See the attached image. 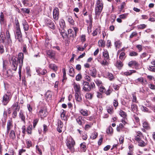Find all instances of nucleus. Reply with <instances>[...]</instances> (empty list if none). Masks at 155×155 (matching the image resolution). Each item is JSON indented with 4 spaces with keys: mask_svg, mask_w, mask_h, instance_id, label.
<instances>
[{
    "mask_svg": "<svg viewBox=\"0 0 155 155\" xmlns=\"http://www.w3.org/2000/svg\"><path fill=\"white\" fill-rule=\"evenodd\" d=\"M103 7L102 0H97L95 9L96 17L97 18L101 13Z\"/></svg>",
    "mask_w": 155,
    "mask_h": 155,
    "instance_id": "f257e3e1",
    "label": "nucleus"
},
{
    "mask_svg": "<svg viewBox=\"0 0 155 155\" xmlns=\"http://www.w3.org/2000/svg\"><path fill=\"white\" fill-rule=\"evenodd\" d=\"M66 143L68 148L71 150L73 149L75 142L73 139L71 137H68Z\"/></svg>",
    "mask_w": 155,
    "mask_h": 155,
    "instance_id": "f03ea898",
    "label": "nucleus"
},
{
    "mask_svg": "<svg viewBox=\"0 0 155 155\" xmlns=\"http://www.w3.org/2000/svg\"><path fill=\"white\" fill-rule=\"evenodd\" d=\"M11 93L7 92V94H5L3 97L2 103L4 105H6L10 101L11 97Z\"/></svg>",
    "mask_w": 155,
    "mask_h": 155,
    "instance_id": "7ed1b4c3",
    "label": "nucleus"
},
{
    "mask_svg": "<svg viewBox=\"0 0 155 155\" xmlns=\"http://www.w3.org/2000/svg\"><path fill=\"white\" fill-rule=\"evenodd\" d=\"M45 25L52 29L55 28V26L52 21L50 18H46L45 20Z\"/></svg>",
    "mask_w": 155,
    "mask_h": 155,
    "instance_id": "20e7f679",
    "label": "nucleus"
},
{
    "mask_svg": "<svg viewBox=\"0 0 155 155\" xmlns=\"http://www.w3.org/2000/svg\"><path fill=\"white\" fill-rule=\"evenodd\" d=\"M11 61L12 62L11 68L12 70L15 71L17 69L18 63L17 61V59L16 58V57H13L12 58Z\"/></svg>",
    "mask_w": 155,
    "mask_h": 155,
    "instance_id": "39448f33",
    "label": "nucleus"
},
{
    "mask_svg": "<svg viewBox=\"0 0 155 155\" xmlns=\"http://www.w3.org/2000/svg\"><path fill=\"white\" fill-rule=\"evenodd\" d=\"M59 9L58 8H55L53 12V16L54 21H57L59 18Z\"/></svg>",
    "mask_w": 155,
    "mask_h": 155,
    "instance_id": "423d86ee",
    "label": "nucleus"
},
{
    "mask_svg": "<svg viewBox=\"0 0 155 155\" xmlns=\"http://www.w3.org/2000/svg\"><path fill=\"white\" fill-rule=\"evenodd\" d=\"M38 114V116L40 117L41 118H42L47 116V112L45 109L44 108H42L40 109Z\"/></svg>",
    "mask_w": 155,
    "mask_h": 155,
    "instance_id": "0eeeda50",
    "label": "nucleus"
},
{
    "mask_svg": "<svg viewBox=\"0 0 155 155\" xmlns=\"http://www.w3.org/2000/svg\"><path fill=\"white\" fill-rule=\"evenodd\" d=\"M83 90L85 91L89 92L91 91L89 83L86 81H83L82 84Z\"/></svg>",
    "mask_w": 155,
    "mask_h": 155,
    "instance_id": "6e6552de",
    "label": "nucleus"
},
{
    "mask_svg": "<svg viewBox=\"0 0 155 155\" xmlns=\"http://www.w3.org/2000/svg\"><path fill=\"white\" fill-rule=\"evenodd\" d=\"M13 127V122L12 119L8 120L7 123V134H8L10 129H11Z\"/></svg>",
    "mask_w": 155,
    "mask_h": 155,
    "instance_id": "1a4fd4ad",
    "label": "nucleus"
},
{
    "mask_svg": "<svg viewBox=\"0 0 155 155\" xmlns=\"http://www.w3.org/2000/svg\"><path fill=\"white\" fill-rule=\"evenodd\" d=\"M16 58L19 63V65H23V59H24V55L23 53H20L18 55V58Z\"/></svg>",
    "mask_w": 155,
    "mask_h": 155,
    "instance_id": "9d476101",
    "label": "nucleus"
},
{
    "mask_svg": "<svg viewBox=\"0 0 155 155\" xmlns=\"http://www.w3.org/2000/svg\"><path fill=\"white\" fill-rule=\"evenodd\" d=\"M0 24L1 25H6V20L4 17V15L3 12H1L0 14Z\"/></svg>",
    "mask_w": 155,
    "mask_h": 155,
    "instance_id": "9b49d317",
    "label": "nucleus"
},
{
    "mask_svg": "<svg viewBox=\"0 0 155 155\" xmlns=\"http://www.w3.org/2000/svg\"><path fill=\"white\" fill-rule=\"evenodd\" d=\"M36 71L39 75H44L47 73V71L45 69H42L40 68H38L36 69Z\"/></svg>",
    "mask_w": 155,
    "mask_h": 155,
    "instance_id": "f8f14e48",
    "label": "nucleus"
},
{
    "mask_svg": "<svg viewBox=\"0 0 155 155\" xmlns=\"http://www.w3.org/2000/svg\"><path fill=\"white\" fill-rule=\"evenodd\" d=\"M138 82L141 83L143 85H146L147 84L146 80L144 79L143 77L139 78L134 81L135 83L137 84Z\"/></svg>",
    "mask_w": 155,
    "mask_h": 155,
    "instance_id": "ddd939ff",
    "label": "nucleus"
},
{
    "mask_svg": "<svg viewBox=\"0 0 155 155\" xmlns=\"http://www.w3.org/2000/svg\"><path fill=\"white\" fill-rule=\"evenodd\" d=\"M13 110H15L18 111L20 108V106L19 105L18 103L16 102L11 107Z\"/></svg>",
    "mask_w": 155,
    "mask_h": 155,
    "instance_id": "4468645a",
    "label": "nucleus"
},
{
    "mask_svg": "<svg viewBox=\"0 0 155 155\" xmlns=\"http://www.w3.org/2000/svg\"><path fill=\"white\" fill-rule=\"evenodd\" d=\"M73 87L75 93L81 92V87L80 84L74 83L73 84Z\"/></svg>",
    "mask_w": 155,
    "mask_h": 155,
    "instance_id": "2eb2a0df",
    "label": "nucleus"
},
{
    "mask_svg": "<svg viewBox=\"0 0 155 155\" xmlns=\"http://www.w3.org/2000/svg\"><path fill=\"white\" fill-rule=\"evenodd\" d=\"M75 99L78 102H81L82 99L81 95V92L75 93Z\"/></svg>",
    "mask_w": 155,
    "mask_h": 155,
    "instance_id": "dca6fc26",
    "label": "nucleus"
},
{
    "mask_svg": "<svg viewBox=\"0 0 155 155\" xmlns=\"http://www.w3.org/2000/svg\"><path fill=\"white\" fill-rule=\"evenodd\" d=\"M19 118L21 119V120L24 123H25V115L24 112L23 110H20L19 114Z\"/></svg>",
    "mask_w": 155,
    "mask_h": 155,
    "instance_id": "f3484780",
    "label": "nucleus"
},
{
    "mask_svg": "<svg viewBox=\"0 0 155 155\" xmlns=\"http://www.w3.org/2000/svg\"><path fill=\"white\" fill-rule=\"evenodd\" d=\"M47 54L48 55L49 57L51 59H53L54 58L55 53L52 50H48L47 51Z\"/></svg>",
    "mask_w": 155,
    "mask_h": 155,
    "instance_id": "a211bd4d",
    "label": "nucleus"
},
{
    "mask_svg": "<svg viewBox=\"0 0 155 155\" xmlns=\"http://www.w3.org/2000/svg\"><path fill=\"white\" fill-rule=\"evenodd\" d=\"M52 95V92L50 91H48L46 92L45 96L47 99L50 100L51 98Z\"/></svg>",
    "mask_w": 155,
    "mask_h": 155,
    "instance_id": "6ab92c4d",
    "label": "nucleus"
},
{
    "mask_svg": "<svg viewBox=\"0 0 155 155\" xmlns=\"http://www.w3.org/2000/svg\"><path fill=\"white\" fill-rule=\"evenodd\" d=\"M74 69L71 66L69 67V74L71 77H73L74 76Z\"/></svg>",
    "mask_w": 155,
    "mask_h": 155,
    "instance_id": "aec40b11",
    "label": "nucleus"
},
{
    "mask_svg": "<svg viewBox=\"0 0 155 155\" xmlns=\"http://www.w3.org/2000/svg\"><path fill=\"white\" fill-rule=\"evenodd\" d=\"M59 24L60 27L63 29H64L66 27L64 21L63 19H60L59 21Z\"/></svg>",
    "mask_w": 155,
    "mask_h": 155,
    "instance_id": "412c9836",
    "label": "nucleus"
},
{
    "mask_svg": "<svg viewBox=\"0 0 155 155\" xmlns=\"http://www.w3.org/2000/svg\"><path fill=\"white\" fill-rule=\"evenodd\" d=\"M22 25L25 31H27L28 30L29 26L27 22L25 20H23L22 22Z\"/></svg>",
    "mask_w": 155,
    "mask_h": 155,
    "instance_id": "4be33fe9",
    "label": "nucleus"
},
{
    "mask_svg": "<svg viewBox=\"0 0 155 155\" xmlns=\"http://www.w3.org/2000/svg\"><path fill=\"white\" fill-rule=\"evenodd\" d=\"M128 65L129 66L131 67L134 66V67H138V63L136 61H131L128 63Z\"/></svg>",
    "mask_w": 155,
    "mask_h": 155,
    "instance_id": "5701e85b",
    "label": "nucleus"
},
{
    "mask_svg": "<svg viewBox=\"0 0 155 155\" xmlns=\"http://www.w3.org/2000/svg\"><path fill=\"white\" fill-rule=\"evenodd\" d=\"M90 71L91 76L93 78H95L97 74V71L96 69L93 68L91 70H90Z\"/></svg>",
    "mask_w": 155,
    "mask_h": 155,
    "instance_id": "b1692460",
    "label": "nucleus"
},
{
    "mask_svg": "<svg viewBox=\"0 0 155 155\" xmlns=\"http://www.w3.org/2000/svg\"><path fill=\"white\" fill-rule=\"evenodd\" d=\"M9 132V137L12 139H14L16 138V135L15 131L13 130H11Z\"/></svg>",
    "mask_w": 155,
    "mask_h": 155,
    "instance_id": "393cba45",
    "label": "nucleus"
},
{
    "mask_svg": "<svg viewBox=\"0 0 155 155\" xmlns=\"http://www.w3.org/2000/svg\"><path fill=\"white\" fill-rule=\"evenodd\" d=\"M76 121L78 124L81 125H82L84 124V120L83 119L81 116H79L78 118L76 119Z\"/></svg>",
    "mask_w": 155,
    "mask_h": 155,
    "instance_id": "a878e982",
    "label": "nucleus"
},
{
    "mask_svg": "<svg viewBox=\"0 0 155 155\" xmlns=\"http://www.w3.org/2000/svg\"><path fill=\"white\" fill-rule=\"evenodd\" d=\"M49 67L51 69H52L54 71H56L58 69L57 66L54 64H49Z\"/></svg>",
    "mask_w": 155,
    "mask_h": 155,
    "instance_id": "bb28decb",
    "label": "nucleus"
},
{
    "mask_svg": "<svg viewBox=\"0 0 155 155\" xmlns=\"http://www.w3.org/2000/svg\"><path fill=\"white\" fill-rule=\"evenodd\" d=\"M143 127L147 130H150V129L149 124L146 121H143Z\"/></svg>",
    "mask_w": 155,
    "mask_h": 155,
    "instance_id": "cd10ccee",
    "label": "nucleus"
},
{
    "mask_svg": "<svg viewBox=\"0 0 155 155\" xmlns=\"http://www.w3.org/2000/svg\"><path fill=\"white\" fill-rule=\"evenodd\" d=\"M16 36L17 37V39H19L21 38L22 35L20 29H16Z\"/></svg>",
    "mask_w": 155,
    "mask_h": 155,
    "instance_id": "c85d7f7f",
    "label": "nucleus"
},
{
    "mask_svg": "<svg viewBox=\"0 0 155 155\" xmlns=\"http://www.w3.org/2000/svg\"><path fill=\"white\" fill-rule=\"evenodd\" d=\"M136 72V71L134 70H130L128 71L123 73V75L126 76H128L131 75L133 73Z\"/></svg>",
    "mask_w": 155,
    "mask_h": 155,
    "instance_id": "c756f323",
    "label": "nucleus"
},
{
    "mask_svg": "<svg viewBox=\"0 0 155 155\" xmlns=\"http://www.w3.org/2000/svg\"><path fill=\"white\" fill-rule=\"evenodd\" d=\"M115 65L118 68L120 69L123 66V64L122 62L119 60L117 61Z\"/></svg>",
    "mask_w": 155,
    "mask_h": 155,
    "instance_id": "7c9ffc66",
    "label": "nucleus"
},
{
    "mask_svg": "<svg viewBox=\"0 0 155 155\" xmlns=\"http://www.w3.org/2000/svg\"><path fill=\"white\" fill-rule=\"evenodd\" d=\"M115 47L117 48H120L122 45V42L120 40H117L114 43Z\"/></svg>",
    "mask_w": 155,
    "mask_h": 155,
    "instance_id": "2f4dec72",
    "label": "nucleus"
},
{
    "mask_svg": "<svg viewBox=\"0 0 155 155\" xmlns=\"http://www.w3.org/2000/svg\"><path fill=\"white\" fill-rule=\"evenodd\" d=\"M68 20L70 24L72 25H74V21L72 17L70 16H68L67 17Z\"/></svg>",
    "mask_w": 155,
    "mask_h": 155,
    "instance_id": "473e14b6",
    "label": "nucleus"
},
{
    "mask_svg": "<svg viewBox=\"0 0 155 155\" xmlns=\"http://www.w3.org/2000/svg\"><path fill=\"white\" fill-rule=\"evenodd\" d=\"M80 112L83 116H87L88 115V111L86 110L81 109L80 110Z\"/></svg>",
    "mask_w": 155,
    "mask_h": 155,
    "instance_id": "72a5a7b5",
    "label": "nucleus"
},
{
    "mask_svg": "<svg viewBox=\"0 0 155 155\" xmlns=\"http://www.w3.org/2000/svg\"><path fill=\"white\" fill-rule=\"evenodd\" d=\"M103 55L105 60H108L109 58L108 52L107 51H104L103 52Z\"/></svg>",
    "mask_w": 155,
    "mask_h": 155,
    "instance_id": "f704fd0d",
    "label": "nucleus"
},
{
    "mask_svg": "<svg viewBox=\"0 0 155 155\" xmlns=\"http://www.w3.org/2000/svg\"><path fill=\"white\" fill-rule=\"evenodd\" d=\"M126 57V56L124 52H122L120 54L119 58L121 60H124Z\"/></svg>",
    "mask_w": 155,
    "mask_h": 155,
    "instance_id": "c9c22d12",
    "label": "nucleus"
},
{
    "mask_svg": "<svg viewBox=\"0 0 155 155\" xmlns=\"http://www.w3.org/2000/svg\"><path fill=\"white\" fill-rule=\"evenodd\" d=\"M98 44L99 46L104 47L105 45V41L103 39H100L99 41Z\"/></svg>",
    "mask_w": 155,
    "mask_h": 155,
    "instance_id": "e433bc0d",
    "label": "nucleus"
},
{
    "mask_svg": "<svg viewBox=\"0 0 155 155\" xmlns=\"http://www.w3.org/2000/svg\"><path fill=\"white\" fill-rule=\"evenodd\" d=\"M80 147L81 149L83 151L85 152L86 151V147L85 143L83 142L82 143H81L80 144Z\"/></svg>",
    "mask_w": 155,
    "mask_h": 155,
    "instance_id": "4c0bfd02",
    "label": "nucleus"
},
{
    "mask_svg": "<svg viewBox=\"0 0 155 155\" xmlns=\"http://www.w3.org/2000/svg\"><path fill=\"white\" fill-rule=\"evenodd\" d=\"M138 145L141 147H144L146 145V144L142 140H140V141L137 142Z\"/></svg>",
    "mask_w": 155,
    "mask_h": 155,
    "instance_id": "58836bf2",
    "label": "nucleus"
},
{
    "mask_svg": "<svg viewBox=\"0 0 155 155\" xmlns=\"http://www.w3.org/2000/svg\"><path fill=\"white\" fill-rule=\"evenodd\" d=\"M60 32L63 38H67V34L66 32L65 31L64 29L61 30V31H60Z\"/></svg>",
    "mask_w": 155,
    "mask_h": 155,
    "instance_id": "ea45409f",
    "label": "nucleus"
},
{
    "mask_svg": "<svg viewBox=\"0 0 155 155\" xmlns=\"http://www.w3.org/2000/svg\"><path fill=\"white\" fill-rule=\"evenodd\" d=\"M129 14L128 13H124L122 14L119 15V17L120 18L122 19H125L126 18L128 15Z\"/></svg>",
    "mask_w": 155,
    "mask_h": 155,
    "instance_id": "a19ab883",
    "label": "nucleus"
},
{
    "mask_svg": "<svg viewBox=\"0 0 155 155\" xmlns=\"http://www.w3.org/2000/svg\"><path fill=\"white\" fill-rule=\"evenodd\" d=\"M94 81L98 86L99 87L102 86V82L99 79H96L94 80Z\"/></svg>",
    "mask_w": 155,
    "mask_h": 155,
    "instance_id": "79ce46f5",
    "label": "nucleus"
},
{
    "mask_svg": "<svg viewBox=\"0 0 155 155\" xmlns=\"http://www.w3.org/2000/svg\"><path fill=\"white\" fill-rule=\"evenodd\" d=\"M107 132L108 134H112L113 132V128L111 126H109L107 129Z\"/></svg>",
    "mask_w": 155,
    "mask_h": 155,
    "instance_id": "37998d69",
    "label": "nucleus"
},
{
    "mask_svg": "<svg viewBox=\"0 0 155 155\" xmlns=\"http://www.w3.org/2000/svg\"><path fill=\"white\" fill-rule=\"evenodd\" d=\"M119 113L120 114L122 117L125 118L126 117V113L123 111L120 110Z\"/></svg>",
    "mask_w": 155,
    "mask_h": 155,
    "instance_id": "c03bdc74",
    "label": "nucleus"
},
{
    "mask_svg": "<svg viewBox=\"0 0 155 155\" xmlns=\"http://www.w3.org/2000/svg\"><path fill=\"white\" fill-rule=\"evenodd\" d=\"M137 106L136 105L133 104H131V109L132 111L134 112L136 111L137 110Z\"/></svg>",
    "mask_w": 155,
    "mask_h": 155,
    "instance_id": "a18cd8bd",
    "label": "nucleus"
},
{
    "mask_svg": "<svg viewBox=\"0 0 155 155\" xmlns=\"http://www.w3.org/2000/svg\"><path fill=\"white\" fill-rule=\"evenodd\" d=\"M98 135V133L96 132L93 133L91 136V138L93 139H95L96 138Z\"/></svg>",
    "mask_w": 155,
    "mask_h": 155,
    "instance_id": "49530a36",
    "label": "nucleus"
},
{
    "mask_svg": "<svg viewBox=\"0 0 155 155\" xmlns=\"http://www.w3.org/2000/svg\"><path fill=\"white\" fill-rule=\"evenodd\" d=\"M86 97L89 99H91L93 97V95L90 93H87L86 94Z\"/></svg>",
    "mask_w": 155,
    "mask_h": 155,
    "instance_id": "de8ad7c7",
    "label": "nucleus"
},
{
    "mask_svg": "<svg viewBox=\"0 0 155 155\" xmlns=\"http://www.w3.org/2000/svg\"><path fill=\"white\" fill-rule=\"evenodd\" d=\"M141 109L144 112H149L148 109L145 107L141 106Z\"/></svg>",
    "mask_w": 155,
    "mask_h": 155,
    "instance_id": "09e8293b",
    "label": "nucleus"
},
{
    "mask_svg": "<svg viewBox=\"0 0 155 155\" xmlns=\"http://www.w3.org/2000/svg\"><path fill=\"white\" fill-rule=\"evenodd\" d=\"M39 120V119L36 118L34 119L33 121V127L35 128Z\"/></svg>",
    "mask_w": 155,
    "mask_h": 155,
    "instance_id": "8fccbe9b",
    "label": "nucleus"
},
{
    "mask_svg": "<svg viewBox=\"0 0 155 155\" xmlns=\"http://www.w3.org/2000/svg\"><path fill=\"white\" fill-rule=\"evenodd\" d=\"M107 112L110 114H111L113 111V107L111 106V107H107Z\"/></svg>",
    "mask_w": 155,
    "mask_h": 155,
    "instance_id": "3c124183",
    "label": "nucleus"
},
{
    "mask_svg": "<svg viewBox=\"0 0 155 155\" xmlns=\"http://www.w3.org/2000/svg\"><path fill=\"white\" fill-rule=\"evenodd\" d=\"M93 125L91 123L89 124H86L84 127V129L86 130H88Z\"/></svg>",
    "mask_w": 155,
    "mask_h": 155,
    "instance_id": "603ef678",
    "label": "nucleus"
},
{
    "mask_svg": "<svg viewBox=\"0 0 155 155\" xmlns=\"http://www.w3.org/2000/svg\"><path fill=\"white\" fill-rule=\"evenodd\" d=\"M17 111L15 110H13V112L12 113V117L13 118H15L17 116Z\"/></svg>",
    "mask_w": 155,
    "mask_h": 155,
    "instance_id": "864d4df0",
    "label": "nucleus"
},
{
    "mask_svg": "<svg viewBox=\"0 0 155 155\" xmlns=\"http://www.w3.org/2000/svg\"><path fill=\"white\" fill-rule=\"evenodd\" d=\"M108 78L110 80H112L113 79V76L111 73L108 72L107 73Z\"/></svg>",
    "mask_w": 155,
    "mask_h": 155,
    "instance_id": "5fc2aeb1",
    "label": "nucleus"
},
{
    "mask_svg": "<svg viewBox=\"0 0 155 155\" xmlns=\"http://www.w3.org/2000/svg\"><path fill=\"white\" fill-rule=\"evenodd\" d=\"M31 126H29L28 127L26 131L28 134H31Z\"/></svg>",
    "mask_w": 155,
    "mask_h": 155,
    "instance_id": "6e6d98bb",
    "label": "nucleus"
},
{
    "mask_svg": "<svg viewBox=\"0 0 155 155\" xmlns=\"http://www.w3.org/2000/svg\"><path fill=\"white\" fill-rule=\"evenodd\" d=\"M137 27L139 29H143L146 27V25L144 24H141L138 25Z\"/></svg>",
    "mask_w": 155,
    "mask_h": 155,
    "instance_id": "4d7b16f0",
    "label": "nucleus"
},
{
    "mask_svg": "<svg viewBox=\"0 0 155 155\" xmlns=\"http://www.w3.org/2000/svg\"><path fill=\"white\" fill-rule=\"evenodd\" d=\"M21 10L24 13L29 14L30 13V10L28 8H23L21 9Z\"/></svg>",
    "mask_w": 155,
    "mask_h": 155,
    "instance_id": "13d9d810",
    "label": "nucleus"
},
{
    "mask_svg": "<svg viewBox=\"0 0 155 155\" xmlns=\"http://www.w3.org/2000/svg\"><path fill=\"white\" fill-rule=\"evenodd\" d=\"M63 126V124L62 121L60 120H59L58 123V127H60L61 128H62Z\"/></svg>",
    "mask_w": 155,
    "mask_h": 155,
    "instance_id": "bf43d9fd",
    "label": "nucleus"
},
{
    "mask_svg": "<svg viewBox=\"0 0 155 155\" xmlns=\"http://www.w3.org/2000/svg\"><path fill=\"white\" fill-rule=\"evenodd\" d=\"M85 79L87 81L90 82L91 81V78L90 76L86 75L84 77Z\"/></svg>",
    "mask_w": 155,
    "mask_h": 155,
    "instance_id": "052dcab7",
    "label": "nucleus"
},
{
    "mask_svg": "<svg viewBox=\"0 0 155 155\" xmlns=\"http://www.w3.org/2000/svg\"><path fill=\"white\" fill-rule=\"evenodd\" d=\"M99 87V90L100 92L102 93H104L105 92V89L104 87L102 86V85L101 86Z\"/></svg>",
    "mask_w": 155,
    "mask_h": 155,
    "instance_id": "680f3d73",
    "label": "nucleus"
},
{
    "mask_svg": "<svg viewBox=\"0 0 155 155\" xmlns=\"http://www.w3.org/2000/svg\"><path fill=\"white\" fill-rule=\"evenodd\" d=\"M90 87L91 90L95 88V85L94 82H91L90 83Z\"/></svg>",
    "mask_w": 155,
    "mask_h": 155,
    "instance_id": "e2e57ef3",
    "label": "nucleus"
},
{
    "mask_svg": "<svg viewBox=\"0 0 155 155\" xmlns=\"http://www.w3.org/2000/svg\"><path fill=\"white\" fill-rule=\"evenodd\" d=\"M148 69L150 71L155 72V67L154 66H149Z\"/></svg>",
    "mask_w": 155,
    "mask_h": 155,
    "instance_id": "0e129e2a",
    "label": "nucleus"
},
{
    "mask_svg": "<svg viewBox=\"0 0 155 155\" xmlns=\"http://www.w3.org/2000/svg\"><path fill=\"white\" fill-rule=\"evenodd\" d=\"M82 78V76L80 74H78L76 77V80L77 81H79Z\"/></svg>",
    "mask_w": 155,
    "mask_h": 155,
    "instance_id": "69168bd1",
    "label": "nucleus"
},
{
    "mask_svg": "<svg viewBox=\"0 0 155 155\" xmlns=\"http://www.w3.org/2000/svg\"><path fill=\"white\" fill-rule=\"evenodd\" d=\"M61 112V116L62 119L65 120V113L64 112V110H63Z\"/></svg>",
    "mask_w": 155,
    "mask_h": 155,
    "instance_id": "338daca9",
    "label": "nucleus"
},
{
    "mask_svg": "<svg viewBox=\"0 0 155 155\" xmlns=\"http://www.w3.org/2000/svg\"><path fill=\"white\" fill-rule=\"evenodd\" d=\"M149 87L151 89L155 90V85L151 84H149Z\"/></svg>",
    "mask_w": 155,
    "mask_h": 155,
    "instance_id": "774afa93",
    "label": "nucleus"
}]
</instances>
